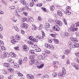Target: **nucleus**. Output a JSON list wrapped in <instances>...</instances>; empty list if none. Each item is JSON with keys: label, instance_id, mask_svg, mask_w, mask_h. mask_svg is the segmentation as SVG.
I'll return each mask as SVG.
<instances>
[{"label": "nucleus", "instance_id": "f257e3e1", "mask_svg": "<svg viewBox=\"0 0 79 79\" xmlns=\"http://www.w3.org/2000/svg\"><path fill=\"white\" fill-rule=\"evenodd\" d=\"M75 27V24H72L70 27V30L72 32H74V31H77L78 30V29L77 28H74Z\"/></svg>", "mask_w": 79, "mask_h": 79}, {"label": "nucleus", "instance_id": "f03ea898", "mask_svg": "<svg viewBox=\"0 0 79 79\" xmlns=\"http://www.w3.org/2000/svg\"><path fill=\"white\" fill-rule=\"evenodd\" d=\"M70 9L71 7H70V6H68L67 7L66 10H67L65 11V13L66 15L67 16H68V15H71V12L69 11V10H70Z\"/></svg>", "mask_w": 79, "mask_h": 79}, {"label": "nucleus", "instance_id": "7ed1b4c3", "mask_svg": "<svg viewBox=\"0 0 79 79\" xmlns=\"http://www.w3.org/2000/svg\"><path fill=\"white\" fill-rule=\"evenodd\" d=\"M55 24L57 26H62L63 24L61 21H60L58 20H56L55 21Z\"/></svg>", "mask_w": 79, "mask_h": 79}, {"label": "nucleus", "instance_id": "20e7f679", "mask_svg": "<svg viewBox=\"0 0 79 79\" xmlns=\"http://www.w3.org/2000/svg\"><path fill=\"white\" fill-rule=\"evenodd\" d=\"M28 24L25 23H22L21 26V27L22 29H23V28L27 29V28H28Z\"/></svg>", "mask_w": 79, "mask_h": 79}, {"label": "nucleus", "instance_id": "39448f33", "mask_svg": "<svg viewBox=\"0 0 79 79\" xmlns=\"http://www.w3.org/2000/svg\"><path fill=\"white\" fill-rule=\"evenodd\" d=\"M27 39H30V40H31L35 42H37V40H36V39H33L32 38V36H27Z\"/></svg>", "mask_w": 79, "mask_h": 79}, {"label": "nucleus", "instance_id": "423d86ee", "mask_svg": "<svg viewBox=\"0 0 79 79\" xmlns=\"http://www.w3.org/2000/svg\"><path fill=\"white\" fill-rule=\"evenodd\" d=\"M23 51L25 52H27L29 50V48L26 45H24L23 46Z\"/></svg>", "mask_w": 79, "mask_h": 79}, {"label": "nucleus", "instance_id": "0eeeda50", "mask_svg": "<svg viewBox=\"0 0 79 79\" xmlns=\"http://www.w3.org/2000/svg\"><path fill=\"white\" fill-rule=\"evenodd\" d=\"M53 30L56 31H60V27L58 25L55 26L53 27Z\"/></svg>", "mask_w": 79, "mask_h": 79}, {"label": "nucleus", "instance_id": "6e6552de", "mask_svg": "<svg viewBox=\"0 0 79 79\" xmlns=\"http://www.w3.org/2000/svg\"><path fill=\"white\" fill-rule=\"evenodd\" d=\"M43 36H42L40 35L38 36H36V39L37 40V42H38V40H44V38H43Z\"/></svg>", "mask_w": 79, "mask_h": 79}, {"label": "nucleus", "instance_id": "1a4fd4ad", "mask_svg": "<svg viewBox=\"0 0 79 79\" xmlns=\"http://www.w3.org/2000/svg\"><path fill=\"white\" fill-rule=\"evenodd\" d=\"M71 52V50L67 49L66 50H64V53L65 55H68Z\"/></svg>", "mask_w": 79, "mask_h": 79}, {"label": "nucleus", "instance_id": "9d476101", "mask_svg": "<svg viewBox=\"0 0 79 79\" xmlns=\"http://www.w3.org/2000/svg\"><path fill=\"white\" fill-rule=\"evenodd\" d=\"M12 66L15 68H18L19 67V65L16 63L13 64L12 65Z\"/></svg>", "mask_w": 79, "mask_h": 79}, {"label": "nucleus", "instance_id": "9b49d317", "mask_svg": "<svg viewBox=\"0 0 79 79\" xmlns=\"http://www.w3.org/2000/svg\"><path fill=\"white\" fill-rule=\"evenodd\" d=\"M4 55L6 56V57H7V58H8V57H10V54H8L6 52H3Z\"/></svg>", "mask_w": 79, "mask_h": 79}, {"label": "nucleus", "instance_id": "f8f14e48", "mask_svg": "<svg viewBox=\"0 0 79 79\" xmlns=\"http://www.w3.org/2000/svg\"><path fill=\"white\" fill-rule=\"evenodd\" d=\"M38 58L39 60H42L45 59V57L41 55H39L38 56Z\"/></svg>", "mask_w": 79, "mask_h": 79}, {"label": "nucleus", "instance_id": "ddd939ff", "mask_svg": "<svg viewBox=\"0 0 79 79\" xmlns=\"http://www.w3.org/2000/svg\"><path fill=\"white\" fill-rule=\"evenodd\" d=\"M71 41H69V44H68V45H69V47H70V48H74V45L73 44H73L72 43H71Z\"/></svg>", "mask_w": 79, "mask_h": 79}, {"label": "nucleus", "instance_id": "4468645a", "mask_svg": "<svg viewBox=\"0 0 79 79\" xmlns=\"http://www.w3.org/2000/svg\"><path fill=\"white\" fill-rule=\"evenodd\" d=\"M63 35L65 36V37H69L70 35L69 34V33H68L67 32H65L64 33V34H63Z\"/></svg>", "mask_w": 79, "mask_h": 79}, {"label": "nucleus", "instance_id": "2eb2a0df", "mask_svg": "<svg viewBox=\"0 0 79 79\" xmlns=\"http://www.w3.org/2000/svg\"><path fill=\"white\" fill-rule=\"evenodd\" d=\"M79 43H74L73 44V48H79Z\"/></svg>", "mask_w": 79, "mask_h": 79}, {"label": "nucleus", "instance_id": "dca6fc26", "mask_svg": "<svg viewBox=\"0 0 79 79\" xmlns=\"http://www.w3.org/2000/svg\"><path fill=\"white\" fill-rule=\"evenodd\" d=\"M15 39L17 40H19L21 39V37L19 35H16L15 36Z\"/></svg>", "mask_w": 79, "mask_h": 79}, {"label": "nucleus", "instance_id": "f3484780", "mask_svg": "<svg viewBox=\"0 0 79 79\" xmlns=\"http://www.w3.org/2000/svg\"><path fill=\"white\" fill-rule=\"evenodd\" d=\"M44 27L46 28H48V27H50V25L49 24V23H45L44 25Z\"/></svg>", "mask_w": 79, "mask_h": 79}, {"label": "nucleus", "instance_id": "a211bd4d", "mask_svg": "<svg viewBox=\"0 0 79 79\" xmlns=\"http://www.w3.org/2000/svg\"><path fill=\"white\" fill-rule=\"evenodd\" d=\"M20 2L23 5H26V1L24 0H20Z\"/></svg>", "mask_w": 79, "mask_h": 79}, {"label": "nucleus", "instance_id": "6ab92c4d", "mask_svg": "<svg viewBox=\"0 0 79 79\" xmlns=\"http://www.w3.org/2000/svg\"><path fill=\"white\" fill-rule=\"evenodd\" d=\"M15 73L18 74V76H23V74L18 71H15Z\"/></svg>", "mask_w": 79, "mask_h": 79}, {"label": "nucleus", "instance_id": "aec40b11", "mask_svg": "<svg viewBox=\"0 0 79 79\" xmlns=\"http://www.w3.org/2000/svg\"><path fill=\"white\" fill-rule=\"evenodd\" d=\"M58 76L60 77H64V75H63V72L59 73L58 74Z\"/></svg>", "mask_w": 79, "mask_h": 79}, {"label": "nucleus", "instance_id": "412c9836", "mask_svg": "<svg viewBox=\"0 0 79 79\" xmlns=\"http://www.w3.org/2000/svg\"><path fill=\"white\" fill-rule=\"evenodd\" d=\"M41 9L43 10V11H45L46 13H48L49 11L48 10L46 9L44 7H41Z\"/></svg>", "mask_w": 79, "mask_h": 79}, {"label": "nucleus", "instance_id": "4be33fe9", "mask_svg": "<svg viewBox=\"0 0 79 79\" xmlns=\"http://www.w3.org/2000/svg\"><path fill=\"white\" fill-rule=\"evenodd\" d=\"M53 40L56 44H59V41H58V40L56 39H53Z\"/></svg>", "mask_w": 79, "mask_h": 79}, {"label": "nucleus", "instance_id": "5701e85b", "mask_svg": "<svg viewBox=\"0 0 79 79\" xmlns=\"http://www.w3.org/2000/svg\"><path fill=\"white\" fill-rule=\"evenodd\" d=\"M18 63L19 64H22L23 63V60L22 59H20L18 61Z\"/></svg>", "mask_w": 79, "mask_h": 79}, {"label": "nucleus", "instance_id": "b1692460", "mask_svg": "<svg viewBox=\"0 0 79 79\" xmlns=\"http://www.w3.org/2000/svg\"><path fill=\"white\" fill-rule=\"evenodd\" d=\"M31 47L33 48H37V45H35L34 43H33L32 45H31Z\"/></svg>", "mask_w": 79, "mask_h": 79}, {"label": "nucleus", "instance_id": "393cba45", "mask_svg": "<svg viewBox=\"0 0 79 79\" xmlns=\"http://www.w3.org/2000/svg\"><path fill=\"white\" fill-rule=\"evenodd\" d=\"M63 74L64 75V74H66V70H65V68H63L62 69V72Z\"/></svg>", "mask_w": 79, "mask_h": 79}, {"label": "nucleus", "instance_id": "a878e982", "mask_svg": "<svg viewBox=\"0 0 79 79\" xmlns=\"http://www.w3.org/2000/svg\"><path fill=\"white\" fill-rule=\"evenodd\" d=\"M72 40L73 42H77L78 41L76 38H73L72 39Z\"/></svg>", "mask_w": 79, "mask_h": 79}, {"label": "nucleus", "instance_id": "bb28decb", "mask_svg": "<svg viewBox=\"0 0 79 79\" xmlns=\"http://www.w3.org/2000/svg\"><path fill=\"white\" fill-rule=\"evenodd\" d=\"M57 15H59L60 16H62V13L61 12L60 10H58L57 11Z\"/></svg>", "mask_w": 79, "mask_h": 79}, {"label": "nucleus", "instance_id": "cd10ccee", "mask_svg": "<svg viewBox=\"0 0 79 79\" xmlns=\"http://www.w3.org/2000/svg\"><path fill=\"white\" fill-rule=\"evenodd\" d=\"M4 65L6 67H10V64L9 63H5L4 64Z\"/></svg>", "mask_w": 79, "mask_h": 79}, {"label": "nucleus", "instance_id": "c85d7f7f", "mask_svg": "<svg viewBox=\"0 0 79 79\" xmlns=\"http://www.w3.org/2000/svg\"><path fill=\"white\" fill-rule=\"evenodd\" d=\"M44 64H42L40 65V66H37V67L38 68H43V66H44Z\"/></svg>", "mask_w": 79, "mask_h": 79}, {"label": "nucleus", "instance_id": "c756f323", "mask_svg": "<svg viewBox=\"0 0 79 79\" xmlns=\"http://www.w3.org/2000/svg\"><path fill=\"white\" fill-rule=\"evenodd\" d=\"M45 46L46 47V48H50V44H45Z\"/></svg>", "mask_w": 79, "mask_h": 79}, {"label": "nucleus", "instance_id": "7c9ffc66", "mask_svg": "<svg viewBox=\"0 0 79 79\" xmlns=\"http://www.w3.org/2000/svg\"><path fill=\"white\" fill-rule=\"evenodd\" d=\"M52 76L53 77H56L57 76V73L54 72L52 73Z\"/></svg>", "mask_w": 79, "mask_h": 79}, {"label": "nucleus", "instance_id": "2f4dec72", "mask_svg": "<svg viewBox=\"0 0 79 79\" xmlns=\"http://www.w3.org/2000/svg\"><path fill=\"white\" fill-rule=\"evenodd\" d=\"M21 20L23 22H24L27 20V18L26 17H23L21 19Z\"/></svg>", "mask_w": 79, "mask_h": 79}, {"label": "nucleus", "instance_id": "473e14b6", "mask_svg": "<svg viewBox=\"0 0 79 79\" xmlns=\"http://www.w3.org/2000/svg\"><path fill=\"white\" fill-rule=\"evenodd\" d=\"M36 29H37V27H36L34 25H33L32 27V30L33 31H35Z\"/></svg>", "mask_w": 79, "mask_h": 79}, {"label": "nucleus", "instance_id": "72a5a7b5", "mask_svg": "<svg viewBox=\"0 0 79 79\" xmlns=\"http://www.w3.org/2000/svg\"><path fill=\"white\" fill-rule=\"evenodd\" d=\"M40 51H41V50L40 48H37L35 50V51L36 52H40Z\"/></svg>", "mask_w": 79, "mask_h": 79}, {"label": "nucleus", "instance_id": "f704fd0d", "mask_svg": "<svg viewBox=\"0 0 79 79\" xmlns=\"http://www.w3.org/2000/svg\"><path fill=\"white\" fill-rule=\"evenodd\" d=\"M50 9L52 10V11H53L55 10V6H52L51 7H50Z\"/></svg>", "mask_w": 79, "mask_h": 79}, {"label": "nucleus", "instance_id": "c9c22d12", "mask_svg": "<svg viewBox=\"0 0 79 79\" xmlns=\"http://www.w3.org/2000/svg\"><path fill=\"white\" fill-rule=\"evenodd\" d=\"M10 53H11V56L13 58V57H15V56H16V55L14 53H13V52H11Z\"/></svg>", "mask_w": 79, "mask_h": 79}, {"label": "nucleus", "instance_id": "e433bc0d", "mask_svg": "<svg viewBox=\"0 0 79 79\" xmlns=\"http://www.w3.org/2000/svg\"><path fill=\"white\" fill-rule=\"evenodd\" d=\"M53 56H54V58L56 60L57 59V58H58V56L57 55H56L55 54H54L53 55Z\"/></svg>", "mask_w": 79, "mask_h": 79}, {"label": "nucleus", "instance_id": "4c0bfd02", "mask_svg": "<svg viewBox=\"0 0 79 79\" xmlns=\"http://www.w3.org/2000/svg\"><path fill=\"white\" fill-rule=\"evenodd\" d=\"M74 68L76 69H79V65H74Z\"/></svg>", "mask_w": 79, "mask_h": 79}, {"label": "nucleus", "instance_id": "58836bf2", "mask_svg": "<svg viewBox=\"0 0 79 79\" xmlns=\"http://www.w3.org/2000/svg\"><path fill=\"white\" fill-rule=\"evenodd\" d=\"M50 47L51 49H52V50H54V46H53V45L52 44H50Z\"/></svg>", "mask_w": 79, "mask_h": 79}, {"label": "nucleus", "instance_id": "ea45409f", "mask_svg": "<svg viewBox=\"0 0 79 79\" xmlns=\"http://www.w3.org/2000/svg\"><path fill=\"white\" fill-rule=\"evenodd\" d=\"M29 64L30 66H32V65H33L34 63L32 62V60H30L29 61Z\"/></svg>", "mask_w": 79, "mask_h": 79}, {"label": "nucleus", "instance_id": "a19ab883", "mask_svg": "<svg viewBox=\"0 0 79 79\" xmlns=\"http://www.w3.org/2000/svg\"><path fill=\"white\" fill-rule=\"evenodd\" d=\"M2 71L3 74H7V72L5 70H3Z\"/></svg>", "mask_w": 79, "mask_h": 79}, {"label": "nucleus", "instance_id": "79ce46f5", "mask_svg": "<svg viewBox=\"0 0 79 79\" xmlns=\"http://www.w3.org/2000/svg\"><path fill=\"white\" fill-rule=\"evenodd\" d=\"M75 26L76 27H79V22H77L75 24Z\"/></svg>", "mask_w": 79, "mask_h": 79}, {"label": "nucleus", "instance_id": "37998d69", "mask_svg": "<svg viewBox=\"0 0 79 79\" xmlns=\"http://www.w3.org/2000/svg\"><path fill=\"white\" fill-rule=\"evenodd\" d=\"M33 2V1H32L30 3V6H33V5H34V2Z\"/></svg>", "mask_w": 79, "mask_h": 79}, {"label": "nucleus", "instance_id": "c03bdc74", "mask_svg": "<svg viewBox=\"0 0 79 79\" xmlns=\"http://www.w3.org/2000/svg\"><path fill=\"white\" fill-rule=\"evenodd\" d=\"M11 42L12 43V44H15V43H16V42H18V41H16V40H12L11 41Z\"/></svg>", "mask_w": 79, "mask_h": 79}, {"label": "nucleus", "instance_id": "a18cd8bd", "mask_svg": "<svg viewBox=\"0 0 79 79\" xmlns=\"http://www.w3.org/2000/svg\"><path fill=\"white\" fill-rule=\"evenodd\" d=\"M23 13L26 16H27V15H28V13H27V12L25 11L23 12Z\"/></svg>", "mask_w": 79, "mask_h": 79}, {"label": "nucleus", "instance_id": "49530a36", "mask_svg": "<svg viewBox=\"0 0 79 79\" xmlns=\"http://www.w3.org/2000/svg\"><path fill=\"white\" fill-rule=\"evenodd\" d=\"M14 29L16 31H19V28H18L17 27H14Z\"/></svg>", "mask_w": 79, "mask_h": 79}, {"label": "nucleus", "instance_id": "de8ad7c7", "mask_svg": "<svg viewBox=\"0 0 79 79\" xmlns=\"http://www.w3.org/2000/svg\"><path fill=\"white\" fill-rule=\"evenodd\" d=\"M49 77V76H48V75H44L43 76L44 78H48Z\"/></svg>", "mask_w": 79, "mask_h": 79}, {"label": "nucleus", "instance_id": "09e8293b", "mask_svg": "<svg viewBox=\"0 0 79 79\" xmlns=\"http://www.w3.org/2000/svg\"><path fill=\"white\" fill-rule=\"evenodd\" d=\"M27 43L28 44H30V45H32V44H33V43H32V42H31V41L29 40L27 42Z\"/></svg>", "mask_w": 79, "mask_h": 79}, {"label": "nucleus", "instance_id": "8fccbe9b", "mask_svg": "<svg viewBox=\"0 0 79 79\" xmlns=\"http://www.w3.org/2000/svg\"><path fill=\"white\" fill-rule=\"evenodd\" d=\"M3 30V26L0 24V31H2Z\"/></svg>", "mask_w": 79, "mask_h": 79}, {"label": "nucleus", "instance_id": "3c124183", "mask_svg": "<svg viewBox=\"0 0 79 79\" xmlns=\"http://www.w3.org/2000/svg\"><path fill=\"white\" fill-rule=\"evenodd\" d=\"M29 59H33V58H34V56H33L32 55L30 56H29Z\"/></svg>", "mask_w": 79, "mask_h": 79}, {"label": "nucleus", "instance_id": "603ef678", "mask_svg": "<svg viewBox=\"0 0 79 79\" xmlns=\"http://www.w3.org/2000/svg\"><path fill=\"white\" fill-rule=\"evenodd\" d=\"M30 79H34V77H33V75H32L30 74Z\"/></svg>", "mask_w": 79, "mask_h": 79}, {"label": "nucleus", "instance_id": "864d4df0", "mask_svg": "<svg viewBox=\"0 0 79 79\" xmlns=\"http://www.w3.org/2000/svg\"><path fill=\"white\" fill-rule=\"evenodd\" d=\"M45 53H46V54H50V52L49 51H46L45 52Z\"/></svg>", "mask_w": 79, "mask_h": 79}, {"label": "nucleus", "instance_id": "5fc2aeb1", "mask_svg": "<svg viewBox=\"0 0 79 79\" xmlns=\"http://www.w3.org/2000/svg\"><path fill=\"white\" fill-rule=\"evenodd\" d=\"M9 71L10 73H13V69H9Z\"/></svg>", "mask_w": 79, "mask_h": 79}, {"label": "nucleus", "instance_id": "6e6d98bb", "mask_svg": "<svg viewBox=\"0 0 79 79\" xmlns=\"http://www.w3.org/2000/svg\"><path fill=\"white\" fill-rule=\"evenodd\" d=\"M42 25H40V27H39V30H42Z\"/></svg>", "mask_w": 79, "mask_h": 79}, {"label": "nucleus", "instance_id": "4d7b16f0", "mask_svg": "<svg viewBox=\"0 0 79 79\" xmlns=\"http://www.w3.org/2000/svg\"><path fill=\"white\" fill-rule=\"evenodd\" d=\"M34 19L32 18L29 20V22H32V21H34Z\"/></svg>", "mask_w": 79, "mask_h": 79}, {"label": "nucleus", "instance_id": "13d9d810", "mask_svg": "<svg viewBox=\"0 0 79 79\" xmlns=\"http://www.w3.org/2000/svg\"><path fill=\"white\" fill-rule=\"evenodd\" d=\"M41 75H42V74H39L36 75V77H40V76H41Z\"/></svg>", "mask_w": 79, "mask_h": 79}, {"label": "nucleus", "instance_id": "bf43d9fd", "mask_svg": "<svg viewBox=\"0 0 79 79\" xmlns=\"http://www.w3.org/2000/svg\"><path fill=\"white\" fill-rule=\"evenodd\" d=\"M17 12H18L19 13H20L21 12V9H18L17 10Z\"/></svg>", "mask_w": 79, "mask_h": 79}, {"label": "nucleus", "instance_id": "052dcab7", "mask_svg": "<svg viewBox=\"0 0 79 79\" xmlns=\"http://www.w3.org/2000/svg\"><path fill=\"white\" fill-rule=\"evenodd\" d=\"M42 4H38L37 5V6H38L39 7H41L42 6Z\"/></svg>", "mask_w": 79, "mask_h": 79}, {"label": "nucleus", "instance_id": "680f3d73", "mask_svg": "<svg viewBox=\"0 0 79 79\" xmlns=\"http://www.w3.org/2000/svg\"><path fill=\"white\" fill-rule=\"evenodd\" d=\"M75 60H77V62H78V63H79V59L78 58H75Z\"/></svg>", "mask_w": 79, "mask_h": 79}, {"label": "nucleus", "instance_id": "e2e57ef3", "mask_svg": "<svg viewBox=\"0 0 79 79\" xmlns=\"http://www.w3.org/2000/svg\"><path fill=\"white\" fill-rule=\"evenodd\" d=\"M14 48L15 50H19V47H16Z\"/></svg>", "mask_w": 79, "mask_h": 79}, {"label": "nucleus", "instance_id": "0e129e2a", "mask_svg": "<svg viewBox=\"0 0 79 79\" xmlns=\"http://www.w3.org/2000/svg\"><path fill=\"white\" fill-rule=\"evenodd\" d=\"M57 63H58V62H57L56 61H55L53 62V64L55 65V64H57Z\"/></svg>", "mask_w": 79, "mask_h": 79}, {"label": "nucleus", "instance_id": "69168bd1", "mask_svg": "<svg viewBox=\"0 0 79 79\" xmlns=\"http://www.w3.org/2000/svg\"><path fill=\"white\" fill-rule=\"evenodd\" d=\"M6 57V56L4 54L3 55H2L1 56V58H2L3 59H4V58H5Z\"/></svg>", "mask_w": 79, "mask_h": 79}, {"label": "nucleus", "instance_id": "338daca9", "mask_svg": "<svg viewBox=\"0 0 79 79\" xmlns=\"http://www.w3.org/2000/svg\"><path fill=\"white\" fill-rule=\"evenodd\" d=\"M30 75H31V74H28L27 75V78H28V79H30Z\"/></svg>", "mask_w": 79, "mask_h": 79}, {"label": "nucleus", "instance_id": "774afa93", "mask_svg": "<svg viewBox=\"0 0 79 79\" xmlns=\"http://www.w3.org/2000/svg\"><path fill=\"white\" fill-rule=\"evenodd\" d=\"M3 75H0V79H3Z\"/></svg>", "mask_w": 79, "mask_h": 79}]
</instances>
